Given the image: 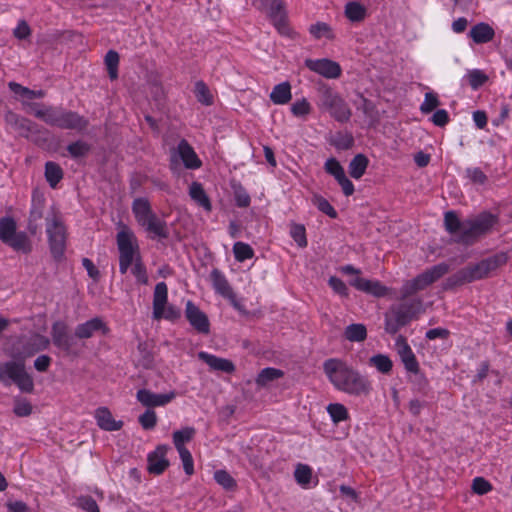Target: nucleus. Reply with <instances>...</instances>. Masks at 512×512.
Returning <instances> with one entry per match:
<instances>
[{
    "label": "nucleus",
    "instance_id": "nucleus-1",
    "mask_svg": "<svg viewBox=\"0 0 512 512\" xmlns=\"http://www.w3.org/2000/svg\"><path fill=\"white\" fill-rule=\"evenodd\" d=\"M43 218L46 220V233L51 255L54 260L59 262L64 259L66 250V227L60 214L54 208L45 211V197L42 193L35 190L32 194V204L27 225L31 235H36L40 228V221Z\"/></svg>",
    "mask_w": 512,
    "mask_h": 512
},
{
    "label": "nucleus",
    "instance_id": "nucleus-2",
    "mask_svg": "<svg viewBox=\"0 0 512 512\" xmlns=\"http://www.w3.org/2000/svg\"><path fill=\"white\" fill-rule=\"evenodd\" d=\"M497 222V216L489 212H483L465 221H460L454 211H448L444 216L445 228L450 234L455 235V242L467 246L491 232Z\"/></svg>",
    "mask_w": 512,
    "mask_h": 512
},
{
    "label": "nucleus",
    "instance_id": "nucleus-3",
    "mask_svg": "<svg viewBox=\"0 0 512 512\" xmlns=\"http://www.w3.org/2000/svg\"><path fill=\"white\" fill-rule=\"evenodd\" d=\"M323 370L334 387L342 392L367 396L372 390L371 382L341 359H327L323 363Z\"/></svg>",
    "mask_w": 512,
    "mask_h": 512
},
{
    "label": "nucleus",
    "instance_id": "nucleus-4",
    "mask_svg": "<svg viewBox=\"0 0 512 512\" xmlns=\"http://www.w3.org/2000/svg\"><path fill=\"white\" fill-rule=\"evenodd\" d=\"M116 241L119 250V270L126 274L133 264L132 273L141 284L148 283L146 268L141 260L139 245L134 232L124 224H119Z\"/></svg>",
    "mask_w": 512,
    "mask_h": 512
},
{
    "label": "nucleus",
    "instance_id": "nucleus-5",
    "mask_svg": "<svg viewBox=\"0 0 512 512\" xmlns=\"http://www.w3.org/2000/svg\"><path fill=\"white\" fill-rule=\"evenodd\" d=\"M508 261V255L505 252L494 254L481 261L469 264L468 266L458 270L449 276L444 283V289H453L457 286L471 283L477 280L485 279L496 271L499 267L504 266Z\"/></svg>",
    "mask_w": 512,
    "mask_h": 512
},
{
    "label": "nucleus",
    "instance_id": "nucleus-6",
    "mask_svg": "<svg viewBox=\"0 0 512 512\" xmlns=\"http://www.w3.org/2000/svg\"><path fill=\"white\" fill-rule=\"evenodd\" d=\"M36 118L50 126L79 132L84 131L89 125L88 119L77 112L53 106H47L45 111L37 112Z\"/></svg>",
    "mask_w": 512,
    "mask_h": 512
},
{
    "label": "nucleus",
    "instance_id": "nucleus-7",
    "mask_svg": "<svg viewBox=\"0 0 512 512\" xmlns=\"http://www.w3.org/2000/svg\"><path fill=\"white\" fill-rule=\"evenodd\" d=\"M319 109L327 111L338 122L349 121L352 112L345 100L327 85L318 87Z\"/></svg>",
    "mask_w": 512,
    "mask_h": 512
},
{
    "label": "nucleus",
    "instance_id": "nucleus-8",
    "mask_svg": "<svg viewBox=\"0 0 512 512\" xmlns=\"http://www.w3.org/2000/svg\"><path fill=\"white\" fill-rule=\"evenodd\" d=\"M0 240L15 251L28 254L32 243L25 232H17L16 221L12 217L0 218Z\"/></svg>",
    "mask_w": 512,
    "mask_h": 512
},
{
    "label": "nucleus",
    "instance_id": "nucleus-9",
    "mask_svg": "<svg viewBox=\"0 0 512 512\" xmlns=\"http://www.w3.org/2000/svg\"><path fill=\"white\" fill-rule=\"evenodd\" d=\"M15 383L22 392L31 393L34 390L33 378L26 372L22 361H9L0 364V382L10 385Z\"/></svg>",
    "mask_w": 512,
    "mask_h": 512
},
{
    "label": "nucleus",
    "instance_id": "nucleus-10",
    "mask_svg": "<svg viewBox=\"0 0 512 512\" xmlns=\"http://www.w3.org/2000/svg\"><path fill=\"white\" fill-rule=\"evenodd\" d=\"M449 271V265L439 263L425 270L414 279L407 281L401 288V298H407L416 294L418 291L424 290L426 287L436 282Z\"/></svg>",
    "mask_w": 512,
    "mask_h": 512
},
{
    "label": "nucleus",
    "instance_id": "nucleus-11",
    "mask_svg": "<svg viewBox=\"0 0 512 512\" xmlns=\"http://www.w3.org/2000/svg\"><path fill=\"white\" fill-rule=\"evenodd\" d=\"M51 337L53 344L61 350L66 356L78 357L84 347L79 343V339L69 333L67 325L57 321L52 325Z\"/></svg>",
    "mask_w": 512,
    "mask_h": 512
},
{
    "label": "nucleus",
    "instance_id": "nucleus-12",
    "mask_svg": "<svg viewBox=\"0 0 512 512\" xmlns=\"http://www.w3.org/2000/svg\"><path fill=\"white\" fill-rule=\"evenodd\" d=\"M414 303H402L393 305L385 313V331L388 334H396L401 327L407 325L415 316Z\"/></svg>",
    "mask_w": 512,
    "mask_h": 512
},
{
    "label": "nucleus",
    "instance_id": "nucleus-13",
    "mask_svg": "<svg viewBox=\"0 0 512 512\" xmlns=\"http://www.w3.org/2000/svg\"><path fill=\"white\" fill-rule=\"evenodd\" d=\"M168 288L164 282L156 284L153 295V318L159 320L165 318L170 321H175L180 318L181 311L173 305L167 303Z\"/></svg>",
    "mask_w": 512,
    "mask_h": 512
},
{
    "label": "nucleus",
    "instance_id": "nucleus-14",
    "mask_svg": "<svg viewBox=\"0 0 512 512\" xmlns=\"http://www.w3.org/2000/svg\"><path fill=\"white\" fill-rule=\"evenodd\" d=\"M5 121L14 128L20 136L29 138L31 135L40 132L39 126L31 120L21 117L12 111L5 114Z\"/></svg>",
    "mask_w": 512,
    "mask_h": 512
},
{
    "label": "nucleus",
    "instance_id": "nucleus-15",
    "mask_svg": "<svg viewBox=\"0 0 512 512\" xmlns=\"http://www.w3.org/2000/svg\"><path fill=\"white\" fill-rule=\"evenodd\" d=\"M185 316L190 325L199 333L208 334L210 332V322L207 315L190 300L186 303Z\"/></svg>",
    "mask_w": 512,
    "mask_h": 512
},
{
    "label": "nucleus",
    "instance_id": "nucleus-16",
    "mask_svg": "<svg viewBox=\"0 0 512 512\" xmlns=\"http://www.w3.org/2000/svg\"><path fill=\"white\" fill-rule=\"evenodd\" d=\"M305 64L311 71L316 72L328 79H336L341 75L340 65L330 59H307Z\"/></svg>",
    "mask_w": 512,
    "mask_h": 512
},
{
    "label": "nucleus",
    "instance_id": "nucleus-17",
    "mask_svg": "<svg viewBox=\"0 0 512 512\" xmlns=\"http://www.w3.org/2000/svg\"><path fill=\"white\" fill-rule=\"evenodd\" d=\"M97 332H101L103 335L109 332V328L100 317H94L84 323L78 324L75 328V337L79 340L89 339Z\"/></svg>",
    "mask_w": 512,
    "mask_h": 512
},
{
    "label": "nucleus",
    "instance_id": "nucleus-18",
    "mask_svg": "<svg viewBox=\"0 0 512 512\" xmlns=\"http://www.w3.org/2000/svg\"><path fill=\"white\" fill-rule=\"evenodd\" d=\"M395 345L400 359L405 366V369L411 373H418V361L411 347L408 345L406 338L402 335H399L396 339Z\"/></svg>",
    "mask_w": 512,
    "mask_h": 512
},
{
    "label": "nucleus",
    "instance_id": "nucleus-19",
    "mask_svg": "<svg viewBox=\"0 0 512 512\" xmlns=\"http://www.w3.org/2000/svg\"><path fill=\"white\" fill-rule=\"evenodd\" d=\"M168 446L159 445L157 448L148 455V471L154 475L162 474L169 466V461L166 458Z\"/></svg>",
    "mask_w": 512,
    "mask_h": 512
},
{
    "label": "nucleus",
    "instance_id": "nucleus-20",
    "mask_svg": "<svg viewBox=\"0 0 512 512\" xmlns=\"http://www.w3.org/2000/svg\"><path fill=\"white\" fill-rule=\"evenodd\" d=\"M261 3L260 9H265L271 21L277 27H281L285 23L286 12L284 9V3L282 0H259Z\"/></svg>",
    "mask_w": 512,
    "mask_h": 512
},
{
    "label": "nucleus",
    "instance_id": "nucleus-21",
    "mask_svg": "<svg viewBox=\"0 0 512 512\" xmlns=\"http://www.w3.org/2000/svg\"><path fill=\"white\" fill-rule=\"evenodd\" d=\"M137 400L146 407L163 406L169 403L174 397L175 393L156 394L147 389H141L137 392Z\"/></svg>",
    "mask_w": 512,
    "mask_h": 512
},
{
    "label": "nucleus",
    "instance_id": "nucleus-22",
    "mask_svg": "<svg viewBox=\"0 0 512 512\" xmlns=\"http://www.w3.org/2000/svg\"><path fill=\"white\" fill-rule=\"evenodd\" d=\"M211 280L216 292L222 295L223 297L228 298L232 302V304L236 308H238L233 289L231 288L225 276L218 269L212 270Z\"/></svg>",
    "mask_w": 512,
    "mask_h": 512
},
{
    "label": "nucleus",
    "instance_id": "nucleus-23",
    "mask_svg": "<svg viewBox=\"0 0 512 512\" xmlns=\"http://www.w3.org/2000/svg\"><path fill=\"white\" fill-rule=\"evenodd\" d=\"M198 358L206 363L211 370L225 373H232L235 371V365L228 359L220 358L204 351L198 353Z\"/></svg>",
    "mask_w": 512,
    "mask_h": 512
},
{
    "label": "nucleus",
    "instance_id": "nucleus-24",
    "mask_svg": "<svg viewBox=\"0 0 512 512\" xmlns=\"http://www.w3.org/2000/svg\"><path fill=\"white\" fill-rule=\"evenodd\" d=\"M145 230L152 234L151 238L166 239L169 236L167 224L155 213L140 224Z\"/></svg>",
    "mask_w": 512,
    "mask_h": 512
},
{
    "label": "nucleus",
    "instance_id": "nucleus-25",
    "mask_svg": "<svg viewBox=\"0 0 512 512\" xmlns=\"http://www.w3.org/2000/svg\"><path fill=\"white\" fill-rule=\"evenodd\" d=\"M49 345L50 340L46 336L34 334L23 345V351L20 353V358L25 359L30 357L39 351L47 349Z\"/></svg>",
    "mask_w": 512,
    "mask_h": 512
},
{
    "label": "nucleus",
    "instance_id": "nucleus-26",
    "mask_svg": "<svg viewBox=\"0 0 512 512\" xmlns=\"http://www.w3.org/2000/svg\"><path fill=\"white\" fill-rule=\"evenodd\" d=\"M177 150L186 168L198 169L201 167V160L198 158L194 149L186 140L183 139L180 141Z\"/></svg>",
    "mask_w": 512,
    "mask_h": 512
},
{
    "label": "nucleus",
    "instance_id": "nucleus-27",
    "mask_svg": "<svg viewBox=\"0 0 512 512\" xmlns=\"http://www.w3.org/2000/svg\"><path fill=\"white\" fill-rule=\"evenodd\" d=\"M97 425L105 431H117L123 426L122 421H116L108 408L100 407L95 412Z\"/></svg>",
    "mask_w": 512,
    "mask_h": 512
},
{
    "label": "nucleus",
    "instance_id": "nucleus-28",
    "mask_svg": "<svg viewBox=\"0 0 512 512\" xmlns=\"http://www.w3.org/2000/svg\"><path fill=\"white\" fill-rule=\"evenodd\" d=\"M189 195L205 211L210 212L212 210L211 201L201 183L192 182L189 188Z\"/></svg>",
    "mask_w": 512,
    "mask_h": 512
},
{
    "label": "nucleus",
    "instance_id": "nucleus-29",
    "mask_svg": "<svg viewBox=\"0 0 512 512\" xmlns=\"http://www.w3.org/2000/svg\"><path fill=\"white\" fill-rule=\"evenodd\" d=\"M291 98V85L287 81L274 86L272 92L270 93V100L276 105L287 104Z\"/></svg>",
    "mask_w": 512,
    "mask_h": 512
},
{
    "label": "nucleus",
    "instance_id": "nucleus-30",
    "mask_svg": "<svg viewBox=\"0 0 512 512\" xmlns=\"http://www.w3.org/2000/svg\"><path fill=\"white\" fill-rule=\"evenodd\" d=\"M469 34L475 43L481 44L491 41L495 33L490 25L479 23L471 28Z\"/></svg>",
    "mask_w": 512,
    "mask_h": 512
},
{
    "label": "nucleus",
    "instance_id": "nucleus-31",
    "mask_svg": "<svg viewBox=\"0 0 512 512\" xmlns=\"http://www.w3.org/2000/svg\"><path fill=\"white\" fill-rule=\"evenodd\" d=\"M369 165V159L366 155L359 153L355 155L349 163V174L354 179H360L366 172Z\"/></svg>",
    "mask_w": 512,
    "mask_h": 512
},
{
    "label": "nucleus",
    "instance_id": "nucleus-32",
    "mask_svg": "<svg viewBox=\"0 0 512 512\" xmlns=\"http://www.w3.org/2000/svg\"><path fill=\"white\" fill-rule=\"evenodd\" d=\"M132 211L139 224H142L146 219L154 214L150 203L146 198L135 199L132 204Z\"/></svg>",
    "mask_w": 512,
    "mask_h": 512
},
{
    "label": "nucleus",
    "instance_id": "nucleus-33",
    "mask_svg": "<svg viewBox=\"0 0 512 512\" xmlns=\"http://www.w3.org/2000/svg\"><path fill=\"white\" fill-rule=\"evenodd\" d=\"M344 337L350 342H363L367 338V329L364 324L353 323L344 330Z\"/></svg>",
    "mask_w": 512,
    "mask_h": 512
},
{
    "label": "nucleus",
    "instance_id": "nucleus-34",
    "mask_svg": "<svg viewBox=\"0 0 512 512\" xmlns=\"http://www.w3.org/2000/svg\"><path fill=\"white\" fill-rule=\"evenodd\" d=\"M369 365L374 367L378 372L388 375L393 368V362L388 355L376 354L369 358Z\"/></svg>",
    "mask_w": 512,
    "mask_h": 512
},
{
    "label": "nucleus",
    "instance_id": "nucleus-35",
    "mask_svg": "<svg viewBox=\"0 0 512 512\" xmlns=\"http://www.w3.org/2000/svg\"><path fill=\"white\" fill-rule=\"evenodd\" d=\"M345 16L352 22H359L365 18L366 9L359 2L351 1L345 6Z\"/></svg>",
    "mask_w": 512,
    "mask_h": 512
},
{
    "label": "nucleus",
    "instance_id": "nucleus-36",
    "mask_svg": "<svg viewBox=\"0 0 512 512\" xmlns=\"http://www.w3.org/2000/svg\"><path fill=\"white\" fill-rule=\"evenodd\" d=\"M45 178L52 188L63 178V171L61 167L55 162H47L45 164Z\"/></svg>",
    "mask_w": 512,
    "mask_h": 512
},
{
    "label": "nucleus",
    "instance_id": "nucleus-37",
    "mask_svg": "<svg viewBox=\"0 0 512 512\" xmlns=\"http://www.w3.org/2000/svg\"><path fill=\"white\" fill-rule=\"evenodd\" d=\"M284 372L280 369L268 367L261 370L256 378V384L260 387L266 386L268 383L281 378Z\"/></svg>",
    "mask_w": 512,
    "mask_h": 512
},
{
    "label": "nucleus",
    "instance_id": "nucleus-38",
    "mask_svg": "<svg viewBox=\"0 0 512 512\" xmlns=\"http://www.w3.org/2000/svg\"><path fill=\"white\" fill-rule=\"evenodd\" d=\"M196 431L193 427H186L173 433V443L177 450L187 449L185 442H189L194 437Z\"/></svg>",
    "mask_w": 512,
    "mask_h": 512
},
{
    "label": "nucleus",
    "instance_id": "nucleus-39",
    "mask_svg": "<svg viewBox=\"0 0 512 512\" xmlns=\"http://www.w3.org/2000/svg\"><path fill=\"white\" fill-rule=\"evenodd\" d=\"M309 33L315 39L325 37L329 40L334 39V33L331 26L325 22H317L309 27Z\"/></svg>",
    "mask_w": 512,
    "mask_h": 512
},
{
    "label": "nucleus",
    "instance_id": "nucleus-40",
    "mask_svg": "<svg viewBox=\"0 0 512 512\" xmlns=\"http://www.w3.org/2000/svg\"><path fill=\"white\" fill-rule=\"evenodd\" d=\"M8 87L15 94H19L28 99L43 98L45 96V92L43 90H31L16 82H9Z\"/></svg>",
    "mask_w": 512,
    "mask_h": 512
},
{
    "label": "nucleus",
    "instance_id": "nucleus-41",
    "mask_svg": "<svg viewBox=\"0 0 512 512\" xmlns=\"http://www.w3.org/2000/svg\"><path fill=\"white\" fill-rule=\"evenodd\" d=\"M105 65L110 79L115 80L118 77L119 54L114 50H109L105 55Z\"/></svg>",
    "mask_w": 512,
    "mask_h": 512
},
{
    "label": "nucleus",
    "instance_id": "nucleus-42",
    "mask_svg": "<svg viewBox=\"0 0 512 512\" xmlns=\"http://www.w3.org/2000/svg\"><path fill=\"white\" fill-rule=\"evenodd\" d=\"M465 177L474 185H485L488 182V176L479 167H468Z\"/></svg>",
    "mask_w": 512,
    "mask_h": 512
},
{
    "label": "nucleus",
    "instance_id": "nucleus-43",
    "mask_svg": "<svg viewBox=\"0 0 512 512\" xmlns=\"http://www.w3.org/2000/svg\"><path fill=\"white\" fill-rule=\"evenodd\" d=\"M327 411L334 423L345 421L349 417L347 408L340 403L329 404Z\"/></svg>",
    "mask_w": 512,
    "mask_h": 512
},
{
    "label": "nucleus",
    "instance_id": "nucleus-44",
    "mask_svg": "<svg viewBox=\"0 0 512 512\" xmlns=\"http://www.w3.org/2000/svg\"><path fill=\"white\" fill-rule=\"evenodd\" d=\"M195 96L197 100L204 105H212L213 97L210 93L208 86L203 81L195 83Z\"/></svg>",
    "mask_w": 512,
    "mask_h": 512
},
{
    "label": "nucleus",
    "instance_id": "nucleus-45",
    "mask_svg": "<svg viewBox=\"0 0 512 512\" xmlns=\"http://www.w3.org/2000/svg\"><path fill=\"white\" fill-rule=\"evenodd\" d=\"M233 252L235 259L239 262L251 259L254 256L251 246L244 242H236L233 246Z\"/></svg>",
    "mask_w": 512,
    "mask_h": 512
},
{
    "label": "nucleus",
    "instance_id": "nucleus-46",
    "mask_svg": "<svg viewBox=\"0 0 512 512\" xmlns=\"http://www.w3.org/2000/svg\"><path fill=\"white\" fill-rule=\"evenodd\" d=\"M91 150V146L81 140L73 142L67 146V151L73 158H80L86 156Z\"/></svg>",
    "mask_w": 512,
    "mask_h": 512
},
{
    "label": "nucleus",
    "instance_id": "nucleus-47",
    "mask_svg": "<svg viewBox=\"0 0 512 512\" xmlns=\"http://www.w3.org/2000/svg\"><path fill=\"white\" fill-rule=\"evenodd\" d=\"M295 480L300 485H307L311 481L312 469L305 464H298L294 472Z\"/></svg>",
    "mask_w": 512,
    "mask_h": 512
},
{
    "label": "nucleus",
    "instance_id": "nucleus-48",
    "mask_svg": "<svg viewBox=\"0 0 512 512\" xmlns=\"http://www.w3.org/2000/svg\"><path fill=\"white\" fill-rule=\"evenodd\" d=\"M313 204L324 214L328 215L330 218H337L338 214L336 210L332 207V205L322 196H314Z\"/></svg>",
    "mask_w": 512,
    "mask_h": 512
},
{
    "label": "nucleus",
    "instance_id": "nucleus-49",
    "mask_svg": "<svg viewBox=\"0 0 512 512\" xmlns=\"http://www.w3.org/2000/svg\"><path fill=\"white\" fill-rule=\"evenodd\" d=\"M354 144L353 136L350 133H337L333 140L332 145H334L337 149L347 150L351 148Z\"/></svg>",
    "mask_w": 512,
    "mask_h": 512
},
{
    "label": "nucleus",
    "instance_id": "nucleus-50",
    "mask_svg": "<svg viewBox=\"0 0 512 512\" xmlns=\"http://www.w3.org/2000/svg\"><path fill=\"white\" fill-rule=\"evenodd\" d=\"M324 168H325V171L328 174L332 175L336 181L339 180L340 177L345 175L344 168L341 166L339 161L335 158H329L325 162Z\"/></svg>",
    "mask_w": 512,
    "mask_h": 512
},
{
    "label": "nucleus",
    "instance_id": "nucleus-51",
    "mask_svg": "<svg viewBox=\"0 0 512 512\" xmlns=\"http://www.w3.org/2000/svg\"><path fill=\"white\" fill-rule=\"evenodd\" d=\"M290 234L299 247L304 248L307 246L306 230L303 225L293 224Z\"/></svg>",
    "mask_w": 512,
    "mask_h": 512
},
{
    "label": "nucleus",
    "instance_id": "nucleus-52",
    "mask_svg": "<svg viewBox=\"0 0 512 512\" xmlns=\"http://www.w3.org/2000/svg\"><path fill=\"white\" fill-rule=\"evenodd\" d=\"M216 482L225 489H233L236 487V482L233 477L225 470H217L214 473Z\"/></svg>",
    "mask_w": 512,
    "mask_h": 512
},
{
    "label": "nucleus",
    "instance_id": "nucleus-53",
    "mask_svg": "<svg viewBox=\"0 0 512 512\" xmlns=\"http://www.w3.org/2000/svg\"><path fill=\"white\" fill-rule=\"evenodd\" d=\"M439 106V100L437 96L432 93L428 92L425 94L424 102L420 106V110L424 114H428L432 112L434 109H436Z\"/></svg>",
    "mask_w": 512,
    "mask_h": 512
},
{
    "label": "nucleus",
    "instance_id": "nucleus-54",
    "mask_svg": "<svg viewBox=\"0 0 512 512\" xmlns=\"http://www.w3.org/2000/svg\"><path fill=\"white\" fill-rule=\"evenodd\" d=\"M468 79L470 86L473 89H478L488 80V77L482 71L475 69L468 73Z\"/></svg>",
    "mask_w": 512,
    "mask_h": 512
},
{
    "label": "nucleus",
    "instance_id": "nucleus-55",
    "mask_svg": "<svg viewBox=\"0 0 512 512\" xmlns=\"http://www.w3.org/2000/svg\"><path fill=\"white\" fill-rule=\"evenodd\" d=\"M139 422L145 430L153 429L157 423V416L153 410H146L139 417Z\"/></svg>",
    "mask_w": 512,
    "mask_h": 512
},
{
    "label": "nucleus",
    "instance_id": "nucleus-56",
    "mask_svg": "<svg viewBox=\"0 0 512 512\" xmlns=\"http://www.w3.org/2000/svg\"><path fill=\"white\" fill-rule=\"evenodd\" d=\"M183 463V468L188 476L194 473V462L188 449L177 450Z\"/></svg>",
    "mask_w": 512,
    "mask_h": 512
},
{
    "label": "nucleus",
    "instance_id": "nucleus-57",
    "mask_svg": "<svg viewBox=\"0 0 512 512\" xmlns=\"http://www.w3.org/2000/svg\"><path fill=\"white\" fill-rule=\"evenodd\" d=\"M472 490L478 495H484L492 490V485L483 477H476L472 483Z\"/></svg>",
    "mask_w": 512,
    "mask_h": 512
},
{
    "label": "nucleus",
    "instance_id": "nucleus-58",
    "mask_svg": "<svg viewBox=\"0 0 512 512\" xmlns=\"http://www.w3.org/2000/svg\"><path fill=\"white\" fill-rule=\"evenodd\" d=\"M310 110V104L305 98L294 102L291 106L292 114L297 117L308 115Z\"/></svg>",
    "mask_w": 512,
    "mask_h": 512
},
{
    "label": "nucleus",
    "instance_id": "nucleus-59",
    "mask_svg": "<svg viewBox=\"0 0 512 512\" xmlns=\"http://www.w3.org/2000/svg\"><path fill=\"white\" fill-rule=\"evenodd\" d=\"M78 506L86 512H100L96 501L91 496H81L77 499Z\"/></svg>",
    "mask_w": 512,
    "mask_h": 512
},
{
    "label": "nucleus",
    "instance_id": "nucleus-60",
    "mask_svg": "<svg viewBox=\"0 0 512 512\" xmlns=\"http://www.w3.org/2000/svg\"><path fill=\"white\" fill-rule=\"evenodd\" d=\"M13 411L18 417H27L32 413V405L27 400L17 399Z\"/></svg>",
    "mask_w": 512,
    "mask_h": 512
},
{
    "label": "nucleus",
    "instance_id": "nucleus-61",
    "mask_svg": "<svg viewBox=\"0 0 512 512\" xmlns=\"http://www.w3.org/2000/svg\"><path fill=\"white\" fill-rule=\"evenodd\" d=\"M328 283L335 293L344 297L348 296V287L340 278L331 276L328 280Z\"/></svg>",
    "mask_w": 512,
    "mask_h": 512
},
{
    "label": "nucleus",
    "instance_id": "nucleus-62",
    "mask_svg": "<svg viewBox=\"0 0 512 512\" xmlns=\"http://www.w3.org/2000/svg\"><path fill=\"white\" fill-rule=\"evenodd\" d=\"M431 120L434 125L444 127L449 122L448 112L444 109H439L433 114Z\"/></svg>",
    "mask_w": 512,
    "mask_h": 512
},
{
    "label": "nucleus",
    "instance_id": "nucleus-63",
    "mask_svg": "<svg viewBox=\"0 0 512 512\" xmlns=\"http://www.w3.org/2000/svg\"><path fill=\"white\" fill-rule=\"evenodd\" d=\"M31 34V29L25 20H21L14 29V36L18 39H26Z\"/></svg>",
    "mask_w": 512,
    "mask_h": 512
},
{
    "label": "nucleus",
    "instance_id": "nucleus-64",
    "mask_svg": "<svg viewBox=\"0 0 512 512\" xmlns=\"http://www.w3.org/2000/svg\"><path fill=\"white\" fill-rule=\"evenodd\" d=\"M51 364V358L48 355H40L34 361V368L39 372H46Z\"/></svg>",
    "mask_w": 512,
    "mask_h": 512
}]
</instances>
